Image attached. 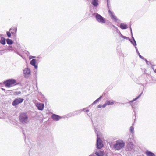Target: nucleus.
I'll return each instance as SVG.
<instances>
[{
	"mask_svg": "<svg viewBox=\"0 0 156 156\" xmlns=\"http://www.w3.org/2000/svg\"><path fill=\"white\" fill-rule=\"evenodd\" d=\"M19 118L20 121L22 123H26L27 122L28 116L26 112L20 113Z\"/></svg>",
	"mask_w": 156,
	"mask_h": 156,
	"instance_id": "nucleus-1",
	"label": "nucleus"
},
{
	"mask_svg": "<svg viewBox=\"0 0 156 156\" xmlns=\"http://www.w3.org/2000/svg\"><path fill=\"white\" fill-rule=\"evenodd\" d=\"M3 83L5 86L8 87H10L17 84L16 80L14 79L8 80L4 81Z\"/></svg>",
	"mask_w": 156,
	"mask_h": 156,
	"instance_id": "nucleus-2",
	"label": "nucleus"
},
{
	"mask_svg": "<svg viewBox=\"0 0 156 156\" xmlns=\"http://www.w3.org/2000/svg\"><path fill=\"white\" fill-rule=\"evenodd\" d=\"M125 144L121 140H118L116 141V144L114 145V147L116 150H119L124 147Z\"/></svg>",
	"mask_w": 156,
	"mask_h": 156,
	"instance_id": "nucleus-3",
	"label": "nucleus"
},
{
	"mask_svg": "<svg viewBox=\"0 0 156 156\" xmlns=\"http://www.w3.org/2000/svg\"><path fill=\"white\" fill-rule=\"evenodd\" d=\"M99 135L98 133L97 134V146L99 149H101L103 146V144L101 139L99 137Z\"/></svg>",
	"mask_w": 156,
	"mask_h": 156,
	"instance_id": "nucleus-4",
	"label": "nucleus"
},
{
	"mask_svg": "<svg viewBox=\"0 0 156 156\" xmlns=\"http://www.w3.org/2000/svg\"><path fill=\"white\" fill-rule=\"evenodd\" d=\"M95 17L96 20L99 23H105V19L100 15L97 13Z\"/></svg>",
	"mask_w": 156,
	"mask_h": 156,
	"instance_id": "nucleus-5",
	"label": "nucleus"
},
{
	"mask_svg": "<svg viewBox=\"0 0 156 156\" xmlns=\"http://www.w3.org/2000/svg\"><path fill=\"white\" fill-rule=\"evenodd\" d=\"M23 98H16L15 99L12 103V105L13 106H16L19 104L22 103L24 101Z\"/></svg>",
	"mask_w": 156,
	"mask_h": 156,
	"instance_id": "nucleus-6",
	"label": "nucleus"
},
{
	"mask_svg": "<svg viewBox=\"0 0 156 156\" xmlns=\"http://www.w3.org/2000/svg\"><path fill=\"white\" fill-rule=\"evenodd\" d=\"M108 13L111 17V18L115 21H117L118 20V19L114 15V13L113 12H112L110 10H108Z\"/></svg>",
	"mask_w": 156,
	"mask_h": 156,
	"instance_id": "nucleus-7",
	"label": "nucleus"
},
{
	"mask_svg": "<svg viewBox=\"0 0 156 156\" xmlns=\"http://www.w3.org/2000/svg\"><path fill=\"white\" fill-rule=\"evenodd\" d=\"M36 106L38 110H43L44 108V104L41 103H37Z\"/></svg>",
	"mask_w": 156,
	"mask_h": 156,
	"instance_id": "nucleus-8",
	"label": "nucleus"
},
{
	"mask_svg": "<svg viewBox=\"0 0 156 156\" xmlns=\"http://www.w3.org/2000/svg\"><path fill=\"white\" fill-rule=\"evenodd\" d=\"M52 118L54 120L57 121L59 120L61 118L58 115L54 114L52 116Z\"/></svg>",
	"mask_w": 156,
	"mask_h": 156,
	"instance_id": "nucleus-9",
	"label": "nucleus"
},
{
	"mask_svg": "<svg viewBox=\"0 0 156 156\" xmlns=\"http://www.w3.org/2000/svg\"><path fill=\"white\" fill-rule=\"evenodd\" d=\"M36 60L35 59H33L30 62L31 65L34 66L35 68L37 69V66L36 65Z\"/></svg>",
	"mask_w": 156,
	"mask_h": 156,
	"instance_id": "nucleus-10",
	"label": "nucleus"
},
{
	"mask_svg": "<svg viewBox=\"0 0 156 156\" xmlns=\"http://www.w3.org/2000/svg\"><path fill=\"white\" fill-rule=\"evenodd\" d=\"M95 154L98 156H103L104 154V152L101 150L97 151Z\"/></svg>",
	"mask_w": 156,
	"mask_h": 156,
	"instance_id": "nucleus-11",
	"label": "nucleus"
},
{
	"mask_svg": "<svg viewBox=\"0 0 156 156\" xmlns=\"http://www.w3.org/2000/svg\"><path fill=\"white\" fill-rule=\"evenodd\" d=\"M24 73L25 76L27 75H30V70L28 69H26L24 70Z\"/></svg>",
	"mask_w": 156,
	"mask_h": 156,
	"instance_id": "nucleus-12",
	"label": "nucleus"
},
{
	"mask_svg": "<svg viewBox=\"0 0 156 156\" xmlns=\"http://www.w3.org/2000/svg\"><path fill=\"white\" fill-rule=\"evenodd\" d=\"M146 154L147 156H155V155L153 153L147 151L146 152Z\"/></svg>",
	"mask_w": 156,
	"mask_h": 156,
	"instance_id": "nucleus-13",
	"label": "nucleus"
},
{
	"mask_svg": "<svg viewBox=\"0 0 156 156\" xmlns=\"http://www.w3.org/2000/svg\"><path fill=\"white\" fill-rule=\"evenodd\" d=\"M92 4L95 7L98 5V0H92Z\"/></svg>",
	"mask_w": 156,
	"mask_h": 156,
	"instance_id": "nucleus-14",
	"label": "nucleus"
},
{
	"mask_svg": "<svg viewBox=\"0 0 156 156\" xmlns=\"http://www.w3.org/2000/svg\"><path fill=\"white\" fill-rule=\"evenodd\" d=\"M107 105H112L114 104V102L112 100L108 101L107 100L106 101Z\"/></svg>",
	"mask_w": 156,
	"mask_h": 156,
	"instance_id": "nucleus-15",
	"label": "nucleus"
},
{
	"mask_svg": "<svg viewBox=\"0 0 156 156\" xmlns=\"http://www.w3.org/2000/svg\"><path fill=\"white\" fill-rule=\"evenodd\" d=\"M127 25L124 23H121L120 25V27L123 29H125L127 28Z\"/></svg>",
	"mask_w": 156,
	"mask_h": 156,
	"instance_id": "nucleus-16",
	"label": "nucleus"
},
{
	"mask_svg": "<svg viewBox=\"0 0 156 156\" xmlns=\"http://www.w3.org/2000/svg\"><path fill=\"white\" fill-rule=\"evenodd\" d=\"M0 42L3 45L5 44V39L3 37H2L0 41Z\"/></svg>",
	"mask_w": 156,
	"mask_h": 156,
	"instance_id": "nucleus-17",
	"label": "nucleus"
},
{
	"mask_svg": "<svg viewBox=\"0 0 156 156\" xmlns=\"http://www.w3.org/2000/svg\"><path fill=\"white\" fill-rule=\"evenodd\" d=\"M7 43L8 44H12L13 43V41L12 40L8 39H7Z\"/></svg>",
	"mask_w": 156,
	"mask_h": 156,
	"instance_id": "nucleus-18",
	"label": "nucleus"
},
{
	"mask_svg": "<svg viewBox=\"0 0 156 156\" xmlns=\"http://www.w3.org/2000/svg\"><path fill=\"white\" fill-rule=\"evenodd\" d=\"M102 96H101L100 97H99L93 103H96L98 102L99 101L101 98H102Z\"/></svg>",
	"mask_w": 156,
	"mask_h": 156,
	"instance_id": "nucleus-19",
	"label": "nucleus"
},
{
	"mask_svg": "<svg viewBox=\"0 0 156 156\" xmlns=\"http://www.w3.org/2000/svg\"><path fill=\"white\" fill-rule=\"evenodd\" d=\"M130 130L131 132L132 133H133L134 129L133 127H132V126L131 127H130Z\"/></svg>",
	"mask_w": 156,
	"mask_h": 156,
	"instance_id": "nucleus-20",
	"label": "nucleus"
},
{
	"mask_svg": "<svg viewBox=\"0 0 156 156\" xmlns=\"http://www.w3.org/2000/svg\"><path fill=\"white\" fill-rule=\"evenodd\" d=\"M7 36L9 37H10L11 36V33L9 32H7Z\"/></svg>",
	"mask_w": 156,
	"mask_h": 156,
	"instance_id": "nucleus-21",
	"label": "nucleus"
},
{
	"mask_svg": "<svg viewBox=\"0 0 156 156\" xmlns=\"http://www.w3.org/2000/svg\"><path fill=\"white\" fill-rule=\"evenodd\" d=\"M140 96V95H139V96L137 97L136 98H135V99H134L133 100H132L131 101V102H133V101H135L136 100V99H137Z\"/></svg>",
	"mask_w": 156,
	"mask_h": 156,
	"instance_id": "nucleus-22",
	"label": "nucleus"
},
{
	"mask_svg": "<svg viewBox=\"0 0 156 156\" xmlns=\"http://www.w3.org/2000/svg\"><path fill=\"white\" fill-rule=\"evenodd\" d=\"M107 105V103H106V102L104 104H103V105L102 106V107L103 108H105V107Z\"/></svg>",
	"mask_w": 156,
	"mask_h": 156,
	"instance_id": "nucleus-23",
	"label": "nucleus"
},
{
	"mask_svg": "<svg viewBox=\"0 0 156 156\" xmlns=\"http://www.w3.org/2000/svg\"><path fill=\"white\" fill-rule=\"evenodd\" d=\"M133 40H134V44H133V43H132L134 45V46H136V42L135 41V40H134V38H133Z\"/></svg>",
	"mask_w": 156,
	"mask_h": 156,
	"instance_id": "nucleus-24",
	"label": "nucleus"
},
{
	"mask_svg": "<svg viewBox=\"0 0 156 156\" xmlns=\"http://www.w3.org/2000/svg\"><path fill=\"white\" fill-rule=\"evenodd\" d=\"M101 107H102V106H101V105H99L98 106V108H101Z\"/></svg>",
	"mask_w": 156,
	"mask_h": 156,
	"instance_id": "nucleus-25",
	"label": "nucleus"
},
{
	"mask_svg": "<svg viewBox=\"0 0 156 156\" xmlns=\"http://www.w3.org/2000/svg\"><path fill=\"white\" fill-rule=\"evenodd\" d=\"M139 55L140 58H143V57L140 54H139Z\"/></svg>",
	"mask_w": 156,
	"mask_h": 156,
	"instance_id": "nucleus-26",
	"label": "nucleus"
},
{
	"mask_svg": "<svg viewBox=\"0 0 156 156\" xmlns=\"http://www.w3.org/2000/svg\"><path fill=\"white\" fill-rule=\"evenodd\" d=\"M86 111L87 112H89V110L88 109H87L86 110Z\"/></svg>",
	"mask_w": 156,
	"mask_h": 156,
	"instance_id": "nucleus-27",
	"label": "nucleus"
},
{
	"mask_svg": "<svg viewBox=\"0 0 156 156\" xmlns=\"http://www.w3.org/2000/svg\"><path fill=\"white\" fill-rule=\"evenodd\" d=\"M12 30V28H11V29H10V30H9V31H11Z\"/></svg>",
	"mask_w": 156,
	"mask_h": 156,
	"instance_id": "nucleus-28",
	"label": "nucleus"
},
{
	"mask_svg": "<svg viewBox=\"0 0 156 156\" xmlns=\"http://www.w3.org/2000/svg\"><path fill=\"white\" fill-rule=\"evenodd\" d=\"M14 30H15V32H16V29H14Z\"/></svg>",
	"mask_w": 156,
	"mask_h": 156,
	"instance_id": "nucleus-29",
	"label": "nucleus"
},
{
	"mask_svg": "<svg viewBox=\"0 0 156 156\" xmlns=\"http://www.w3.org/2000/svg\"><path fill=\"white\" fill-rule=\"evenodd\" d=\"M2 90H4V89H3V88H2Z\"/></svg>",
	"mask_w": 156,
	"mask_h": 156,
	"instance_id": "nucleus-30",
	"label": "nucleus"
},
{
	"mask_svg": "<svg viewBox=\"0 0 156 156\" xmlns=\"http://www.w3.org/2000/svg\"><path fill=\"white\" fill-rule=\"evenodd\" d=\"M11 32L12 34H13V33H12V31H11Z\"/></svg>",
	"mask_w": 156,
	"mask_h": 156,
	"instance_id": "nucleus-31",
	"label": "nucleus"
}]
</instances>
